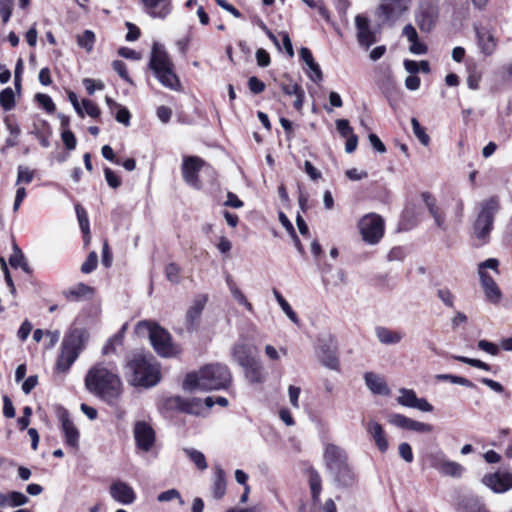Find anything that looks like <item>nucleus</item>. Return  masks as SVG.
Listing matches in <instances>:
<instances>
[{"instance_id": "1", "label": "nucleus", "mask_w": 512, "mask_h": 512, "mask_svg": "<svg viewBox=\"0 0 512 512\" xmlns=\"http://www.w3.org/2000/svg\"><path fill=\"white\" fill-rule=\"evenodd\" d=\"M85 385L90 392L98 395L109 405H115L122 394L119 376L103 363L96 364L88 371Z\"/></svg>"}, {"instance_id": "2", "label": "nucleus", "mask_w": 512, "mask_h": 512, "mask_svg": "<svg viewBox=\"0 0 512 512\" xmlns=\"http://www.w3.org/2000/svg\"><path fill=\"white\" fill-rule=\"evenodd\" d=\"M231 382V374L227 366L222 364L206 365L196 372L187 374L183 389L185 391H207L226 388Z\"/></svg>"}, {"instance_id": "3", "label": "nucleus", "mask_w": 512, "mask_h": 512, "mask_svg": "<svg viewBox=\"0 0 512 512\" xmlns=\"http://www.w3.org/2000/svg\"><path fill=\"white\" fill-rule=\"evenodd\" d=\"M127 381L133 386L152 387L160 381V367L152 358L134 354L124 367Z\"/></svg>"}, {"instance_id": "4", "label": "nucleus", "mask_w": 512, "mask_h": 512, "mask_svg": "<svg viewBox=\"0 0 512 512\" xmlns=\"http://www.w3.org/2000/svg\"><path fill=\"white\" fill-rule=\"evenodd\" d=\"M149 67L164 87L171 90L180 89L181 83L174 71V64L162 44H153Z\"/></svg>"}, {"instance_id": "5", "label": "nucleus", "mask_w": 512, "mask_h": 512, "mask_svg": "<svg viewBox=\"0 0 512 512\" xmlns=\"http://www.w3.org/2000/svg\"><path fill=\"white\" fill-rule=\"evenodd\" d=\"M89 338L87 330L82 328L71 329L64 337L61 351L57 358L56 369L59 372H66L78 358Z\"/></svg>"}, {"instance_id": "6", "label": "nucleus", "mask_w": 512, "mask_h": 512, "mask_svg": "<svg viewBox=\"0 0 512 512\" xmlns=\"http://www.w3.org/2000/svg\"><path fill=\"white\" fill-rule=\"evenodd\" d=\"M138 333L147 332L154 350L162 357H173L181 353V348L174 344L170 334L150 321L139 322L136 326Z\"/></svg>"}, {"instance_id": "7", "label": "nucleus", "mask_w": 512, "mask_h": 512, "mask_svg": "<svg viewBox=\"0 0 512 512\" xmlns=\"http://www.w3.org/2000/svg\"><path fill=\"white\" fill-rule=\"evenodd\" d=\"M498 265L499 262L495 258H489L478 265V274L486 299L494 304L500 302L502 293L493 277L486 271V269H491L495 274H499Z\"/></svg>"}, {"instance_id": "8", "label": "nucleus", "mask_w": 512, "mask_h": 512, "mask_svg": "<svg viewBox=\"0 0 512 512\" xmlns=\"http://www.w3.org/2000/svg\"><path fill=\"white\" fill-rule=\"evenodd\" d=\"M499 209L498 200L494 197L480 203V210L474 223V233L478 239H485L493 228L494 215Z\"/></svg>"}, {"instance_id": "9", "label": "nucleus", "mask_w": 512, "mask_h": 512, "mask_svg": "<svg viewBox=\"0 0 512 512\" xmlns=\"http://www.w3.org/2000/svg\"><path fill=\"white\" fill-rule=\"evenodd\" d=\"M362 239L370 244H377L384 236V220L376 213L364 215L358 222Z\"/></svg>"}, {"instance_id": "10", "label": "nucleus", "mask_w": 512, "mask_h": 512, "mask_svg": "<svg viewBox=\"0 0 512 512\" xmlns=\"http://www.w3.org/2000/svg\"><path fill=\"white\" fill-rule=\"evenodd\" d=\"M411 6V0H380L377 15L383 22L395 24L406 14Z\"/></svg>"}, {"instance_id": "11", "label": "nucleus", "mask_w": 512, "mask_h": 512, "mask_svg": "<svg viewBox=\"0 0 512 512\" xmlns=\"http://www.w3.org/2000/svg\"><path fill=\"white\" fill-rule=\"evenodd\" d=\"M134 439L138 449L149 452L155 443V431L145 421H138L133 428Z\"/></svg>"}, {"instance_id": "12", "label": "nucleus", "mask_w": 512, "mask_h": 512, "mask_svg": "<svg viewBox=\"0 0 512 512\" xmlns=\"http://www.w3.org/2000/svg\"><path fill=\"white\" fill-rule=\"evenodd\" d=\"M204 166L202 159L196 156H188L183 159L182 176L184 181L195 189L201 188L198 173Z\"/></svg>"}, {"instance_id": "13", "label": "nucleus", "mask_w": 512, "mask_h": 512, "mask_svg": "<svg viewBox=\"0 0 512 512\" xmlns=\"http://www.w3.org/2000/svg\"><path fill=\"white\" fill-rule=\"evenodd\" d=\"M474 30L480 52L485 56L494 54L498 46V39L494 31L485 26H475Z\"/></svg>"}, {"instance_id": "14", "label": "nucleus", "mask_w": 512, "mask_h": 512, "mask_svg": "<svg viewBox=\"0 0 512 512\" xmlns=\"http://www.w3.org/2000/svg\"><path fill=\"white\" fill-rule=\"evenodd\" d=\"M109 493L113 500L122 505H131L136 500V492L133 487L119 479L111 483Z\"/></svg>"}, {"instance_id": "15", "label": "nucleus", "mask_w": 512, "mask_h": 512, "mask_svg": "<svg viewBox=\"0 0 512 512\" xmlns=\"http://www.w3.org/2000/svg\"><path fill=\"white\" fill-rule=\"evenodd\" d=\"M59 420L65 444L68 447L77 450L79 448L80 433L78 428L70 419L69 413L66 410H62L59 414Z\"/></svg>"}, {"instance_id": "16", "label": "nucleus", "mask_w": 512, "mask_h": 512, "mask_svg": "<svg viewBox=\"0 0 512 512\" xmlns=\"http://www.w3.org/2000/svg\"><path fill=\"white\" fill-rule=\"evenodd\" d=\"M399 394L397 402L401 406L418 409L422 412H432L434 409L425 398H418L412 389L401 388Z\"/></svg>"}, {"instance_id": "17", "label": "nucleus", "mask_w": 512, "mask_h": 512, "mask_svg": "<svg viewBox=\"0 0 512 512\" xmlns=\"http://www.w3.org/2000/svg\"><path fill=\"white\" fill-rule=\"evenodd\" d=\"M482 481L495 493H504L512 488V472L498 471L485 475Z\"/></svg>"}, {"instance_id": "18", "label": "nucleus", "mask_w": 512, "mask_h": 512, "mask_svg": "<svg viewBox=\"0 0 512 512\" xmlns=\"http://www.w3.org/2000/svg\"><path fill=\"white\" fill-rule=\"evenodd\" d=\"M389 423L402 429L430 433L433 431V426L424 422L413 420L403 414L395 413L389 417Z\"/></svg>"}, {"instance_id": "19", "label": "nucleus", "mask_w": 512, "mask_h": 512, "mask_svg": "<svg viewBox=\"0 0 512 512\" xmlns=\"http://www.w3.org/2000/svg\"><path fill=\"white\" fill-rule=\"evenodd\" d=\"M355 26L357 30V40L360 46L368 49L376 42V35L370 28L369 19L359 14L355 17Z\"/></svg>"}, {"instance_id": "20", "label": "nucleus", "mask_w": 512, "mask_h": 512, "mask_svg": "<svg viewBox=\"0 0 512 512\" xmlns=\"http://www.w3.org/2000/svg\"><path fill=\"white\" fill-rule=\"evenodd\" d=\"M145 12L152 18L165 19L172 12V0H141Z\"/></svg>"}, {"instance_id": "21", "label": "nucleus", "mask_w": 512, "mask_h": 512, "mask_svg": "<svg viewBox=\"0 0 512 512\" xmlns=\"http://www.w3.org/2000/svg\"><path fill=\"white\" fill-rule=\"evenodd\" d=\"M366 429L379 451L382 453L387 452L389 448V442L381 424L375 420H370L367 423Z\"/></svg>"}, {"instance_id": "22", "label": "nucleus", "mask_w": 512, "mask_h": 512, "mask_svg": "<svg viewBox=\"0 0 512 512\" xmlns=\"http://www.w3.org/2000/svg\"><path fill=\"white\" fill-rule=\"evenodd\" d=\"M324 460L328 471H330L347 462L348 458L344 449L334 444H328L324 451Z\"/></svg>"}, {"instance_id": "23", "label": "nucleus", "mask_w": 512, "mask_h": 512, "mask_svg": "<svg viewBox=\"0 0 512 512\" xmlns=\"http://www.w3.org/2000/svg\"><path fill=\"white\" fill-rule=\"evenodd\" d=\"M334 481L343 487L351 486L355 481V474L348 461L329 471Z\"/></svg>"}, {"instance_id": "24", "label": "nucleus", "mask_w": 512, "mask_h": 512, "mask_svg": "<svg viewBox=\"0 0 512 512\" xmlns=\"http://www.w3.org/2000/svg\"><path fill=\"white\" fill-rule=\"evenodd\" d=\"M437 13L433 7H421L415 15V21L421 31L429 32L433 29Z\"/></svg>"}, {"instance_id": "25", "label": "nucleus", "mask_w": 512, "mask_h": 512, "mask_svg": "<svg viewBox=\"0 0 512 512\" xmlns=\"http://www.w3.org/2000/svg\"><path fill=\"white\" fill-rule=\"evenodd\" d=\"M402 35L410 42L409 50L412 54L423 55L427 52V46L419 41L417 31L411 24L403 28Z\"/></svg>"}, {"instance_id": "26", "label": "nucleus", "mask_w": 512, "mask_h": 512, "mask_svg": "<svg viewBox=\"0 0 512 512\" xmlns=\"http://www.w3.org/2000/svg\"><path fill=\"white\" fill-rule=\"evenodd\" d=\"M364 380L368 389L378 395H387L389 389L383 377L373 372H366L364 374Z\"/></svg>"}, {"instance_id": "27", "label": "nucleus", "mask_w": 512, "mask_h": 512, "mask_svg": "<svg viewBox=\"0 0 512 512\" xmlns=\"http://www.w3.org/2000/svg\"><path fill=\"white\" fill-rule=\"evenodd\" d=\"M375 335L378 341L384 345L398 344L404 337V334L402 332L397 330H391L383 326L376 327Z\"/></svg>"}, {"instance_id": "28", "label": "nucleus", "mask_w": 512, "mask_h": 512, "mask_svg": "<svg viewBox=\"0 0 512 512\" xmlns=\"http://www.w3.org/2000/svg\"><path fill=\"white\" fill-rule=\"evenodd\" d=\"M243 368L246 378L251 383H262L266 378L264 367L257 359H254L248 365L243 366Z\"/></svg>"}, {"instance_id": "29", "label": "nucleus", "mask_w": 512, "mask_h": 512, "mask_svg": "<svg viewBox=\"0 0 512 512\" xmlns=\"http://www.w3.org/2000/svg\"><path fill=\"white\" fill-rule=\"evenodd\" d=\"M204 304V300H196L188 309L185 317L186 328L188 331H193L197 327L204 308Z\"/></svg>"}, {"instance_id": "30", "label": "nucleus", "mask_w": 512, "mask_h": 512, "mask_svg": "<svg viewBox=\"0 0 512 512\" xmlns=\"http://www.w3.org/2000/svg\"><path fill=\"white\" fill-rule=\"evenodd\" d=\"M281 89L284 94L289 95V96H295V101H294L293 105H294L295 109H297L298 111L301 110L302 106H303V102H304V97H305V93H304V90L302 89V87L300 85H298L297 83L290 82V83H282Z\"/></svg>"}, {"instance_id": "31", "label": "nucleus", "mask_w": 512, "mask_h": 512, "mask_svg": "<svg viewBox=\"0 0 512 512\" xmlns=\"http://www.w3.org/2000/svg\"><path fill=\"white\" fill-rule=\"evenodd\" d=\"M178 407L189 414L192 415H204V406L203 402L199 398H191V399H182L177 398Z\"/></svg>"}, {"instance_id": "32", "label": "nucleus", "mask_w": 512, "mask_h": 512, "mask_svg": "<svg viewBox=\"0 0 512 512\" xmlns=\"http://www.w3.org/2000/svg\"><path fill=\"white\" fill-rule=\"evenodd\" d=\"M425 205L427 206L430 214L434 218L435 224L442 230H446L445 218L436 206V200L429 193L422 195Z\"/></svg>"}, {"instance_id": "33", "label": "nucleus", "mask_w": 512, "mask_h": 512, "mask_svg": "<svg viewBox=\"0 0 512 512\" xmlns=\"http://www.w3.org/2000/svg\"><path fill=\"white\" fill-rule=\"evenodd\" d=\"M226 284L235 301H237L239 305L244 306L250 313H253L254 308L252 304L248 301L244 293L237 286L236 282L229 275L226 277Z\"/></svg>"}, {"instance_id": "34", "label": "nucleus", "mask_w": 512, "mask_h": 512, "mask_svg": "<svg viewBox=\"0 0 512 512\" xmlns=\"http://www.w3.org/2000/svg\"><path fill=\"white\" fill-rule=\"evenodd\" d=\"M29 502V498L18 491H12L8 494L0 493V506L18 507Z\"/></svg>"}, {"instance_id": "35", "label": "nucleus", "mask_w": 512, "mask_h": 512, "mask_svg": "<svg viewBox=\"0 0 512 512\" xmlns=\"http://www.w3.org/2000/svg\"><path fill=\"white\" fill-rule=\"evenodd\" d=\"M233 359L241 366L248 365L255 358L251 356L249 347L244 343H236L232 349Z\"/></svg>"}, {"instance_id": "36", "label": "nucleus", "mask_w": 512, "mask_h": 512, "mask_svg": "<svg viewBox=\"0 0 512 512\" xmlns=\"http://www.w3.org/2000/svg\"><path fill=\"white\" fill-rule=\"evenodd\" d=\"M212 493L215 499H221L226 492L225 472L220 466L215 467Z\"/></svg>"}, {"instance_id": "37", "label": "nucleus", "mask_w": 512, "mask_h": 512, "mask_svg": "<svg viewBox=\"0 0 512 512\" xmlns=\"http://www.w3.org/2000/svg\"><path fill=\"white\" fill-rule=\"evenodd\" d=\"M63 294L68 300L78 301L90 297L93 294V289L84 283H78L76 286L64 291Z\"/></svg>"}, {"instance_id": "38", "label": "nucleus", "mask_w": 512, "mask_h": 512, "mask_svg": "<svg viewBox=\"0 0 512 512\" xmlns=\"http://www.w3.org/2000/svg\"><path fill=\"white\" fill-rule=\"evenodd\" d=\"M126 328L127 324H124L116 334H114L111 338L108 339V341L102 348V353L104 355L114 353L116 351V346L122 345Z\"/></svg>"}, {"instance_id": "39", "label": "nucleus", "mask_w": 512, "mask_h": 512, "mask_svg": "<svg viewBox=\"0 0 512 512\" xmlns=\"http://www.w3.org/2000/svg\"><path fill=\"white\" fill-rule=\"evenodd\" d=\"M308 480H309V486L311 489L312 498L316 502L319 500V496H320L321 490H322L321 477L317 471H315L314 469H310L308 471Z\"/></svg>"}, {"instance_id": "40", "label": "nucleus", "mask_w": 512, "mask_h": 512, "mask_svg": "<svg viewBox=\"0 0 512 512\" xmlns=\"http://www.w3.org/2000/svg\"><path fill=\"white\" fill-rule=\"evenodd\" d=\"M273 295L278 302L279 306L286 314V316L295 324L299 323V318L297 314L293 311L290 304L284 299L281 293L277 289H273Z\"/></svg>"}, {"instance_id": "41", "label": "nucleus", "mask_w": 512, "mask_h": 512, "mask_svg": "<svg viewBox=\"0 0 512 512\" xmlns=\"http://www.w3.org/2000/svg\"><path fill=\"white\" fill-rule=\"evenodd\" d=\"M95 41L96 35L91 30H85L82 34L77 36V44L88 53L93 50Z\"/></svg>"}, {"instance_id": "42", "label": "nucleus", "mask_w": 512, "mask_h": 512, "mask_svg": "<svg viewBox=\"0 0 512 512\" xmlns=\"http://www.w3.org/2000/svg\"><path fill=\"white\" fill-rule=\"evenodd\" d=\"M79 226L85 236V243L87 244L90 240V228L87 213L83 207L76 205L75 207Z\"/></svg>"}, {"instance_id": "43", "label": "nucleus", "mask_w": 512, "mask_h": 512, "mask_svg": "<svg viewBox=\"0 0 512 512\" xmlns=\"http://www.w3.org/2000/svg\"><path fill=\"white\" fill-rule=\"evenodd\" d=\"M185 454L188 456V458L196 465V467L200 470H205L208 467L205 455L194 448H185L184 449Z\"/></svg>"}, {"instance_id": "44", "label": "nucleus", "mask_w": 512, "mask_h": 512, "mask_svg": "<svg viewBox=\"0 0 512 512\" xmlns=\"http://www.w3.org/2000/svg\"><path fill=\"white\" fill-rule=\"evenodd\" d=\"M436 379L442 380V381H450L453 384L462 385L468 388H475V384L471 382L469 379L452 375V374H438L436 375Z\"/></svg>"}, {"instance_id": "45", "label": "nucleus", "mask_w": 512, "mask_h": 512, "mask_svg": "<svg viewBox=\"0 0 512 512\" xmlns=\"http://www.w3.org/2000/svg\"><path fill=\"white\" fill-rule=\"evenodd\" d=\"M464 471V468L457 462L447 460L444 463L440 473L451 477H460Z\"/></svg>"}, {"instance_id": "46", "label": "nucleus", "mask_w": 512, "mask_h": 512, "mask_svg": "<svg viewBox=\"0 0 512 512\" xmlns=\"http://www.w3.org/2000/svg\"><path fill=\"white\" fill-rule=\"evenodd\" d=\"M0 105L5 111H10L15 105L14 92L8 87L0 93Z\"/></svg>"}, {"instance_id": "47", "label": "nucleus", "mask_w": 512, "mask_h": 512, "mask_svg": "<svg viewBox=\"0 0 512 512\" xmlns=\"http://www.w3.org/2000/svg\"><path fill=\"white\" fill-rule=\"evenodd\" d=\"M411 125L414 135L424 146H427L430 142L429 136L426 134L425 129L420 125L416 118L411 119Z\"/></svg>"}, {"instance_id": "48", "label": "nucleus", "mask_w": 512, "mask_h": 512, "mask_svg": "<svg viewBox=\"0 0 512 512\" xmlns=\"http://www.w3.org/2000/svg\"><path fill=\"white\" fill-rule=\"evenodd\" d=\"M17 180L16 185L21 183L29 184L32 182L34 178V171L29 169L28 167L20 165L17 169Z\"/></svg>"}, {"instance_id": "49", "label": "nucleus", "mask_w": 512, "mask_h": 512, "mask_svg": "<svg viewBox=\"0 0 512 512\" xmlns=\"http://www.w3.org/2000/svg\"><path fill=\"white\" fill-rule=\"evenodd\" d=\"M321 362L331 370H338L339 368V360L334 351H325L321 357Z\"/></svg>"}, {"instance_id": "50", "label": "nucleus", "mask_w": 512, "mask_h": 512, "mask_svg": "<svg viewBox=\"0 0 512 512\" xmlns=\"http://www.w3.org/2000/svg\"><path fill=\"white\" fill-rule=\"evenodd\" d=\"M306 73L309 79L315 83H318L323 79L322 70L319 64L315 61L307 65Z\"/></svg>"}, {"instance_id": "51", "label": "nucleus", "mask_w": 512, "mask_h": 512, "mask_svg": "<svg viewBox=\"0 0 512 512\" xmlns=\"http://www.w3.org/2000/svg\"><path fill=\"white\" fill-rule=\"evenodd\" d=\"M181 268L176 263H169L165 267L166 278L172 283L180 282Z\"/></svg>"}, {"instance_id": "52", "label": "nucleus", "mask_w": 512, "mask_h": 512, "mask_svg": "<svg viewBox=\"0 0 512 512\" xmlns=\"http://www.w3.org/2000/svg\"><path fill=\"white\" fill-rule=\"evenodd\" d=\"M9 263L12 267L18 268L21 267L26 270V262L23 253L21 250L15 245L13 254L10 256Z\"/></svg>"}, {"instance_id": "53", "label": "nucleus", "mask_w": 512, "mask_h": 512, "mask_svg": "<svg viewBox=\"0 0 512 512\" xmlns=\"http://www.w3.org/2000/svg\"><path fill=\"white\" fill-rule=\"evenodd\" d=\"M447 458L442 452H436L428 455V461L430 463V466L439 472L441 471L444 463L447 462Z\"/></svg>"}, {"instance_id": "54", "label": "nucleus", "mask_w": 512, "mask_h": 512, "mask_svg": "<svg viewBox=\"0 0 512 512\" xmlns=\"http://www.w3.org/2000/svg\"><path fill=\"white\" fill-rule=\"evenodd\" d=\"M98 256L97 253L92 251L89 253L86 261L81 266L82 273L89 274L97 267Z\"/></svg>"}, {"instance_id": "55", "label": "nucleus", "mask_w": 512, "mask_h": 512, "mask_svg": "<svg viewBox=\"0 0 512 512\" xmlns=\"http://www.w3.org/2000/svg\"><path fill=\"white\" fill-rule=\"evenodd\" d=\"M37 102L39 103V105L44 108L47 112L49 113H52L55 111V104L52 100V98L47 95V94H43V93H38L36 94L35 96Z\"/></svg>"}, {"instance_id": "56", "label": "nucleus", "mask_w": 512, "mask_h": 512, "mask_svg": "<svg viewBox=\"0 0 512 512\" xmlns=\"http://www.w3.org/2000/svg\"><path fill=\"white\" fill-rule=\"evenodd\" d=\"M453 358L457 361H460L462 363H466L468 365H471L473 367H476V368H479V369H482V370H485V371H490V365H488L487 363L481 361V360H478V359H473V358H468V357H465V356H453Z\"/></svg>"}, {"instance_id": "57", "label": "nucleus", "mask_w": 512, "mask_h": 512, "mask_svg": "<svg viewBox=\"0 0 512 512\" xmlns=\"http://www.w3.org/2000/svg\"><path fill=\"white\" fill-rule=\"evenodd\" d=\"M157 500L159 502H170L173 500H179L180 504H183L182 497L179 491L176 489H169L167 491L160 493L157 497Z\"/></svg>"}, {"instance_id": "58", "label": "nucleus", "mask_w": 512, "mask_h": 512, "mask_svg": "<svg viewBox=\"0 0 512 512\" xmlns=\"http://www.w3.org/2000/svg\"><path fill=\"white\" fill-rule=\"evenodd\" d=\"M336 129L343 138H348L354 135L353 128L346 119H338L336 121Z\"/></svg>"}, {"instance_id": "59", "label": "nucleus", "mask_w": 512, "mask_h": 512, "mask_svg": "<svg viewBox=\"0 0 512 512\" xmlns=\"http://www.w3.org/2000/svg\"><path fill=\"white\" fill-rule=\"evenodd\" d=\"M306 5H308L310 8L317 9L319 14L326 20L329 19V12L328 10L323 6L322 0H302Z\"/></svg>"}, {"instance_id": "60", "label": "nucleus", "mask_w": 512, "mask_h": 512, "mask_svg": "<svg viewBox=\"0 0 512 512\" xmlns=\"http://www.w3.org/2000/svg\"><path fill=\"white\" fill-rule=\"evenodd\" d=\"M61 138H62V141H63L65 147L68 150L71 151V150L75 149L77 141H76V138L72 131L67 130V129L63 130L61 133Z\"/></svg>"}, {"instance_id": "61", "label": "nucleus", "mask_w": 512, "mask_h": 512, "mask_svg": "<svg viewBox=\"0 0 512 512\" xmlns=\"http://www.w3.org/2000/svg\"><path fill=\"white\" fill-rule=\"evenodd\" d=\"M400 457L407 463H411L414 459L410 444L403 442L398 447Z\"/></svg>"}, {"instance_id": "62", "label": "nucleus", "mask_w": 512, "mask_h": 512, "mask_svg": "<svg viewBox=\"0 0 512 512\" xmlns=\"http://www.w3.org/2000/svg\"><path fill=\"white\" fill-rule=\"evenodd\" d=\"M82 108H84L87 115L90 117L96 118L100 115V109L99 107L91 100L83 99L82 100Z\"/></svg>"}, {"instance_id": "63", "label": "nucleus", "mask_w": 512, "mask_h": 512, "mask_svg": "<svg viewBox=\"0 0 512 512\" xmlns=\"http://www.w3.org/2000/svg\"><path fill=\"white\" fill-rule=\"evenodd\" d=\"M113 69L118 73V75L125 80L126 82L132 83V80L130 79L126 65L121 60H115L112 63Z\"/></svg>"}, {"instance_id": "64", "label": "nucleus", "mask_w": 512, "mask_h": 512, "mask_svg": "<svg viewBox=\"0 0 512 512\" xmlns=\"http://www.w3.org/2000/svg\"><path fill=\"white\" fill-rule=\"evenodd\" d=\"M439 299L448 307L454 306V295L449 289L442 288L437 291Z\"/></svg>"}]
</instances>
